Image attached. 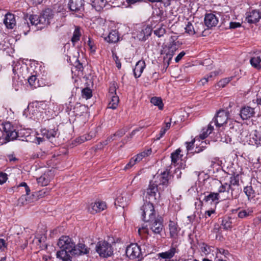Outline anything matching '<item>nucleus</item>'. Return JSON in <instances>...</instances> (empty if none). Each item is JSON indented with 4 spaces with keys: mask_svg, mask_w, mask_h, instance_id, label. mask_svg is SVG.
<instances>
[{
    "mask_svg": "<svg viewBox=\"0 0 261 261\" xmlns=\"http://www.w3.org/2000/svg\"><path fill=\"white\" fill-rule=\"evenodd\" d=\"M60 250L57 252L56 256L63 261H72L75 243L68 236H63L57 243Z\"/></svg>",
    "mask_w": 261,
    "mask_h": 261,
    "instance_id": "f257e3e1",
    "label": "nucleus"
},
{
    "mask_svg": "<svg viewBox=\"0 0 261 261\" xmlns=\"http://www.w3.org/2000/svg\"><path fill=\"white\" fill-rule=\"evenodd\" d=\"M54 13L50 9L44 10L40 16L37 15H27L24 19L29 27L30 25L37 26L38 24L47 25L49 24L54 18Z\"/></svg>",
    "mask_w": 261,
    "mask_h": 261,
    "instance_id": "f03ea898",
    "label": "nucleus"
},
{
    "mask_svg": "<svg viewBox=\"0 0 261 261\" xmlns=\"http://www.w3.org/2000/svg\"><path fill=\"white\" fill-rule=\"evenodd\" d=\"M235 190V188L230 187L228 183H221V186L219 187L217 193H219L222 199H236L238 197V193H234Z\"/></svg>",
    "mask_w": 261,
    "mask_h": 261,
    "instance_id": "7ed1b4c3",
    "label": "nucleus"
},
{
    "mask_svg": "<svg viewBox=\"0 0 261 261\" xmlns=\"http://www.w3.org/2000/svg\"><path fill=\"white\" fill-rule=\"evenodd\" d=\"M142 219L144 221L149 222L155 218L154 206L150 202H146L141 208Z\"/></svg>",
    "mask_w": 261,
    "mask_h": 261,
    "instance_id": "20e7f679",
    "label": "nucleus"
},
{
    "mask_svg": "<svg viewBox=\"0 0 261 261\" xmlns=\"http://www.w3.org/2000/svg\"><path fill=\"white\" fill-rule=\"evenodd\" d=\"M96 251L99 256L103 257L110 256L113 252L112 246L106 241H99L96 245Z\"/></svg>",
    "mask_w": 261,
    "mask_h": 261,
    "instance_id": "39448f33",
    "label": "nucleus"
},
{
    "mask_svg": "<svg viewBox=\"0 0 261 261\" xmlns=\"http://www.w3.org/2000/svg\"><path fill=\"white\" fill-rule=\"evenodd\" d=\"M3 129L6 135L5 143L13 141L18 137L17 132L16 131L15 127L9 122H6L3 124Z\"/></svg>",
    "mask_w": 261,
    "mask_h": 261,
    "instance_id": "423d86ee",
    "label": "nucleus"
},
{
    "mask_svg": "<svg viewBox=\"0 0 261 261\" xmlns=\"http://www.w3.org/2000/svg\"><path fill=\"white\" fill-rule=\"evenodd\" d=\"M169 173L164 172L160 174L156 175L153 177V182L156 185V187L161 191H163L165 188L168 185Z\"/></svg>",
    "mask_w": 261,
    "mask_h": 261,
    "instance_id": "0eeeda50",
    "label": "nucleus"
},
{
    "mask_svg": "<svg viewBox=\"0 0 261 261\" xmlns=\"http://www.w3.org/2000/svg\"><path fill=\"white\" fill-rule=\"evenodd\" d=\"M229 116L228 110L221 109L217 112L212 122H214L217 126L220 127L226 123Z\"/></svg>",
    "mask_w": 261,
    "mask_h": 261,
    "instance_id": "6e6552de",
    "label": "nucleus"
},
{
    "mask_svg": "<svg viewBox=\"0 0 261 261\" xmlns=\"http://www.w3.org/2000/svg\"><path fill=\"white\" fill-rule=\"evenodd\" d=\"M126 255L131 259L139 258L142 254L141 248L137 244H131L127 247Z\"/></svg>",
    "mask_w": 261,
    "mask_h": 261,
    "instance_id": "1a4fd4ad",
    "label": "nucleus"
},
{
    "mask_svg": "<svg viewBox=\"0 0 261 261\" xmlns=\"http://www.w3.org/2000/svg\"><path fill=\"white\" fill-rule=\"evenodd\" d=\"M150 222V228L154 234H160L163 228V219L158 217L151 220Z\"/></svg>",
    "mask_w": 261,
    "mask_h": 261,
    "instance_id": "9d476101",
    "label": "nucleus"
},
{
    "mask_svg": "<svg viewBox=\"0 0 261 261\" xmlns=\"http://www.w3.org/2000/svg\"><path fill=\"white\" fill-rule=\"evenodd\" d=\"M84 0H70L68 7L71 11L82 14L84 10Z\"/></svg>",
    "mask_w": 261,
    "mask_h": 261,
    "instance_id": "9b49d317",
    "label": "nucleus"
},
{
    "mask_svg": "<svg viewBox=\"0 0 261 261\" xmlns=\"http://www.w3.org/2000/svg\"><path fill=\"white\" fill-rule=\"evenodd\" d=\"M175 36L171 37L168 51L166 53V56L164 57V61L167 63L168 66L169 65L170 62L172 60V57L174 54V51L176 49V43L175 42Z\"/></svg>",
    "mask_w": 261,
    "mask_h": 261,
    "instance_id": "f8f14e48",
    "label": "nucleus"
},
{
    "mask_svg": "<svg viewBox=\"0 0 261 261\" xmlns=\"http://www.w3.org/2000/svg\"><path fill=\"white\" fill-rule=\"evenodd\" d=\"M260 18L261 13L256 10H252L246 14V20L249 23H256Z\"/></svg>",
    "mask_w": 261,
    "mask_h": 261,
    "instance_id": "ddd939ff",
    "label": "nucleus"
},
{
    "mask_svg": "<svg viewBox=\"0 0 261 261\" xmlns=\"http://www.w3.org/2000/svg\"><path fill=\"white\" fill-rule=\"evenodd\" d=\"M161 191L156 187V185L153 182V181H151L148 187L147 188L146 192L147 195L149 196V199L151 198L154 200L157 199V194L156 192H159V195L160 194Z\"/></svg>",
    "mask_w": 261,
    "mask_h": 261,
    "instance_id": "4468645a",
    "label": "nucleus"
},
{
    "mask_svg": "<svg viewBox=\"0 0 261 261\" xmlns=\"http://www.w3.org/2000/svg\"><path fill=\"white\" fill-rule=\"evenodd\" d=\"M204 23L207 28L215 27L218 23V18L213 13L205 15Z\"/></svg>",
    "mask_w": 261,
    "mask_h": 261,
    "instance_id": "2eb2a0df",
    "label": "nucleus"
},
{
    "mask_svg": "<svg viewBox=\"0 0 261 261\" xmlns=\"http://www.w3.org/2000/svg\"><path fill=\"white\" fill-rule=\"evenodd\" d=\"M73 255H83L87 254L89 253L90 248L83 243H79L77 245H75L73 249Z\"/></svg>",
    "mask_w": 261,
    "mask_h": 261,
    "instance_id": "dca6fc26",
    "label": "nucleus"
},
{
    "mask_svg": "<svg viewBox=\"0 0 261 261\" xmlns=\"http://www.w3.org/2000/svg\"><path fill=\"white\" fill-rule=\"evenodd\" d=\"M240 115L243 120H247L254 116V109L249 106L244 107L241 109Z\"/></svg>",
    "mask_w": 261,
    "mask_h": 261,
    "instance_id": "f3484780",
    "label": "nucleus"
},
{
    "mask_svg": "<svg viewBox=\"0 0 261 261\" xmlns=\"http://www.w3.org/2000/svg\"><path fill=\"white\" fill-rule=\"evenodd\" d=\"M151 32L152 29L150 27H145L138 32L136 37L139 40L145 41L150 36Z\"/></svg>",
    "mask_w": 261,
    "mask_h": 261,
    "instance_id": "a211bd4d",
    "label": "nucleus"
},
{
    "mask_svg": "<svg viewBox=\"0 0 261 261\" xmlns=\"http://www.w3.org/2000/svg\"><path fill=\"white\" fill-rule=\"evenodd\" d=\"M129 198V195L127 193L124 192L117 197L115 201V205L124 207L127 205Z\"/></svg>",
    "mask_w": 261,
    "mask_h": 261,
    "instance_id": "6ab92c4d",
    "label": "nucleus"
},
{
    "mask_svg": "<svg viewBox=\"0 0 261 261\" xmlns=\"http://www.w3.org/2000/svg\"><path fill=\"white\" fill-rule=\"evenodd\" d=\"M221 198V195L219 193L215 192H211L207 195H205L202 200V203L204 202L205 203L210 202V203H214L215 205L218 203V201Z\"/></svg>",
    "mask_w": 261,
    "mask_h": 261,
    "instance_id": "aec40b11",
    "label": "nucleus"
},
{
    "mask_svg": "<svg viewBox=\"0 0 261 261\" xmlns=\"http://www.w3.org/2000/svg\"><path fill=\"white\" fill-rule=\"evenodd\" d=\"M199 27H203L201 23H195V27L190 22H188L185 28L186 32L190 35H193L196 34H199L201 30L199 29Z\"/></svg>",
    "mask_w": 261,
    "mask_h": 261,
    "instance_id": "412c9836",
    "label": "nucleus"
},
{
    "mask_svg": "<svg viewBox=\"0 0 261 261\" xmlns=\"http://www.w3.org/2000/svg\"><path fill=\"white\" fill-rule=\"evenodd\" d=\"M106 207L105 202L102 201H98L94 203H92L89 211L91 213L94 214L95 213L100 212Z\"/></svg>",
    "mask_w": 261,
    "mask_h": 261,
    "instance_id": "4be33fe9",
    "label": "nucleus"
},
{
    "mask_svg": "<svg viewBox=\"0 0 261 261\" xmlns=\"http://www.w3.org/2000/svg\"><path fill=\"white\" fill-rule=\"evenodd\" d=\"M4 23L8 29H13L16 25L15 16L11 13H7L5 15Z\"/></svg>",
    "mask_w": 261,
    "mask_h": 261,
    "instance_id": "5701e85b",
    "label": "nucleus"
},
{
    "mask_svg": "<svg viewBox=\"0 0 261 261\" xmlns=\"http://www.w3.org/2000/svg\"><path fill=\"white\" fill-rule=\"evenodd\" d=\"M145 66L146 64L144 61L140 60L136 63L133 70L134 75L136 78H138L141 76Z\"/></svg>",
    "mask_w": 261,
    "mask_h": 261,
    "instance_id": "b1692460",
    "label": "nucleus"
},
{
    "mask_svg": "<svg viewBox=\"0 0 261 261\" xmlns=\"http://www.w3.org/2000/svg\"><path fill=\"white\" fill-rule=\"evenodd\" d=\"M169 229L170 237L176 239L180 229L177 224L175 222L170 221L169 224Z\"/></svg>",
    "mask_w": 261,
    "mask_h": 261,
    "instance_id": "393cba45",
    "label": "nucleus"
},
{
    "mask_svg": "<svg viewBox=\"0 0 261 261\" xmlns=\"http://www.w3.org/2000/svg\"><path fill=\"white\" fill-rule=\"evenodd\" d=\"M228 185L230 186V187H233L236 189L234 191V193H238V196L239 195V192L240 191V189L239 188V175H237L236 176H231L230 177L229 183Z\"/></svg>",
    "mask_w": 261,
    "mask_h": 261,
    "instance_id": "a878e982",
    "label": "nucleus"
},
{
    "mask_svg": "<svg viewBox=\"0 0 261 261\" xmlns=\"http://www.w3.org/2000/svg\"><path fill=\"white\" fill-rule=\"evenodd\" d=\"M244 192L248 197L249 200H254L257 192L251 186H246L244 188Z\"/></svg>",
    "mask_w": 261,
    "mask_h": 261,
    "instance_id": "bb28decb",
    "label": "nucleus"
},
{
    "mask_svg": "<svg viewBox=\"0 0 261 261\" xmlns=\"http://www.w3.org/2000/svg\"><path fill=\"white\" fill-rule=\"evenodd\" d=\"M250 141L252 144H254L257 146H261V132L256 130H254Z\"/></svg>",
    "mask_w": 261,
    "mask_h": 261,
    "instance_id": "cd10ccee",
    "label": "nucleus"
},
{
    "mask_svg": "<svg viewBox=\"0 0 261 261\" xmlns=\"http://www.w3.org/2000/svg\"><path fill=\"white\" fill-rule=\"evenodd\" d=\"M105 40L109 43H116L119 40L118 32L116 30H112Z\"/></svg>",
    "mask_w": 261,
    "mask_h": 261,
    "instance_id": "c85d7f7f",
    "label": "nucleus"
},
{
    "mask_svg": "<svg viewBox=\"0 0 261 261\" xmlns=\"http://www.w3.org/2000/svg\"><path fill=\"white\" fill-rule=\"evenodd\" d=\"M58 129L54 128V129L47 130L44 129L42 130V134L43 137H45L48 139L56 137L57 134Z\"/></svg>",
    "mask_w": 261,
    "mask_h": 261,
    "instance_id": "c756f323",
    "label": "nucleus"
},
{
    "mask_svg": "<svg viewBox=\"0 0 261 261\" xmlns=\"http://www.w3.org/2000/svg\"><path fill=\"white\" fill-rule=\"evenodd\" d=\"M176 252V249L175 247H172L169 250L167 251L162 252L159 253V256L162 257V258H168L170 259L172 258Z\"/></svg>",
    "mask_w": 261,
    "mask_h": 261,
    "instance_id": "7c9ffc66",
    "label": "nucleus"
},
{
    "mask_svg": "<svg viewBox=\"0 0 261 261\" xmlns=\"http://www.w3.org/2000/svg\"><path fill=\"white\" fill-rule=\"evenodd\" d=\"M153 16L154 17L158 18L159 21H162L166 18V16L164 11L160 8L154 9L153 11Z\"/></svg>",
    "mask_w": 261,
    "mask_h": 261,
    "instance_id": "2f4dec72",
    "label": "nucleus"
},
{
    "mask_svg": "<svg viewBox=\"0 0 261 261\" xmlns=\"http://www.w3.org/2000/svg\"><path fill=\"white\" fill-rule=\"evenodd\" d=\"M232 218L229 217H224L222 221L221 225L223 228L225 230H228L231 229L232 227Z\"/></svg>",
    "mask_w": 261,
    "mask_h": 261,
    "instance_id": "473e14b6",
    "label": "nucleus"
},
{
    "mask_svg": "<svg viewBox=\"0 0 261 261\" xmlns=\"http://www.w3.org/2000/svg\"><path fill=\"white\" fill-rule=\"evenodd\" d=\"M213 122H211L206 128L202 129L201 131V133L199 135V137L201 139H204L206 138L211 133L213 132L214 129V127L212 125Z\"/></svg>",
    "mask_w": 261,
    "mask_h": 261,
    "instance_id": "72a5a7b5",
    "label": "nucleus"
},
{
    "mask_svg": "<svg viewBox=\"0 0 261 261\" xmlns=\"http://www.w3.org/2000/svg\"><path fill=\"white\" fill-rule=\"evenodd\" d=\"M109 96L111 98V100L108 104V108L112 109H115L118 106L119 101L118 96L116 95H113Z\"/></svg>",
    "mask_w": 261,
    "mask_h": 261,
    "instance_id": "f704fd0d",
    "label": "nucleus"
},
{
    "mask_svg": "<svg viewBox=\"0 0 261 261\" xmlns=\"http://www.w3.org/2000/svg\"><path fill=\"white\" fill-rule=\"evenodd\" d=\"M48 173H45L37 179L38 183L42 186L47 185L50 181Z\"/></svg>",
    "mask_w": 261,
    "mask_h": 261,
    "instance_id": "c9c22d12",
    "label": "nucleus"
},
{
    "mask_svg": "<svg viewBox=\"0 0 261 261\" xmlns=\"http://www.w3.org/2000/svg\"><path fill=\"white\" fill-rule=\"evenodd\" d=\"M91 2L92 6L97 11H100L106 5L105 0H93Z\"/></svg>",
    "mask_w": 261,
    "mask_h": 261,
    "instance_id": "e433bc0d",
    "label": "nucleus"
},
{
    "mask_svg": "<svg viewBox=\"0 0 261 261\" xmlns=\"http://www.w3.org/2000/svg\"><path fill=\"white\" fill-rule=\"evenodd\" d=\"M152 151L151 149H148L145 151L138 154L135 157L133 158L136 163L140 162L144 158L149 155Z\"/></svg>",
    "mask_w": 261,
    "mask_h": 261,
    "instance_id": "4c0bfd02",
    "label": "nucleus"
},
{
    "mask_svg": "<svg viewBox=\"0 0 261 261\" xmlns=\"http://www.w3.org/2000/svg\"><path fill=\"white\" fill-rule=\"evenodd\" d=\"M251 65L256 69L261 68V59L260 57H253L250 60Z\"/></svg>",
    "mask_w": 261,
    "mask_h": 261,
    "instance_id": "58836bf2",
    "label": "nucleus"
},
{
    "mask_svg": "<svg viewBox=\"0 0 261 261\" xmlns=\"http://www.w3.org/2000/svg\"><path fill=\"white\" fill-rule=\"evenodd\" d=\"M150 102L153 105L158 106L160 110L163 109L164 105L161 98L157 97H152L150 100Z\"/></svg>",
    "mask_w": 261,
    "mask_h": 261,
    "instance_id": "ea45409f",
    "label": "nucleus"
},
{
    "mask_svg": "<svg viewBox=\"0 0 261 261\" xmlns=\"http://www.w3.org/2000/svg\"><path fill=\"white\" fill-rule=\"evenodd\" d=\"M82 96L86 99L90 98L92 96L91 89L89 88H84L82 90Z\"/></svg>",
    "mask_w": 261,
    "mask_h": 261,
    "instance_id": "a19ab883",
    "label": "nucleus"
},
{
    "mask_svg": "<svg viewBox=\"0 0 261 261\" xmlns=\"http://www.w3.org/2000/svg\"><path fill=\"white\" fill-rule=\"evenodd\" d=\"M28 81L30 85L33 88H36L37 86H39L38 82L36 75H32L30 76Z\"/></svg>",
    "mask_w": 261,
    "mask_h": 261,
    "instance_id": "79ce46f5",
    "label": "nucleus"
},
{
    "mask_svg": "<svg viewBox=\"0 0 261 261\" xmlns=\"http://www.w3.org/2000/svg\"><path fill=\"white\" fill-rule=\"evenodd\" d=\"M252 212L253 211L250 208L242 210L238 213V216L240 218H244L251 215Z\"/></svg>",
    "mask_w": 261,
    "mask_h": 261,
    "instance_id": "37998d69",
    "label": "nucleus"
},
{
    "mask_svg": "<svg viewBox=\"0 0 261 261\" xmlns=\"http://www.w3.org/2000/svg\"><path fill=\"white\" fill-rule=\"evenodd\" d=\"M181 152L180 149H178L171 153V158L172 163L175 164L179 159V154Z\"/></svg>",
    "mask_w": 261,
    "mask_h": 261,
    "instance_id": "c03bdc74",
    "label": "nucleus"
},
{
    "mask_svg": "<svg viewBox=\"0 0 261 261\" xmlns=\"http://www.w3.org/2000/svg\"><path fill=\"white\" fill-rule=\"evenodd\" d=\"M81 35L80 29L76 27L73 32V36L71 38L72 42L74 43L79 40L80 36Z\"/></svg>",
    "mask_w": 261,
    "mask_h": 261,
    "instance_id": "a18cd8bd",
    "label": "nucleus"
},
{
    "mask_svg": "<svg viewBox=\"0 0 261 261\" xmlns=\"http://www.w3.org/2000/svg\"><path fill=\"white\" fill-rule=\"evenodd\" d=\"M128 130V128L127 127H123L118 131L115 134L114 136L116 137L117 139L120 138Z\"/></svg>",
    "mask_w": 261,
    "mask_h": 261,
    "instance_id": "49530a36",
    "label": "nucleus"
},
{
    "mask_svg": "<svg viewBox=\"0 0 261 261\" xmlns=\"http://www.w3.org/2000/svg\"><path fill=\"white\" fill-rule=\"evenodd\" d=\"M166 33V29L162 27L155 30L154 31V34L158 36L159 37H161L163 36Z\"/></svg>",
    "mask_w": 261,
    "mask_h": 261,
    "instance_id": "de8ad7c7",
    "label": "nucleus"
},
{
    "mask_svg": "<svg viewBox=\"0 0 261 261\" xmlns=\"http://www.w3.org/2000/svg\"><path fill=\"white\" fill-rule=\"evenodd\" d=\"M143 127H140V128H137V129H134V130H133L132 132V133L128 135V136H127L123 140V143H124L125 142L128 141L129 139H131L133 138V137L136 134V133L137 132H139L140 130V129L142 128H143Z\"/></svg>",
    "mask_w": 261,
    "mask_h": 261,
    "instance_id": "09e8293b",
    "label": "nucleus"
},
{
    "mask_svg": "<svg viewBox=\"0 0 261 261\" xmlns=\"http://www.w3.org/2000/svg\"><path fill=\"white\" fill-rule=\"evenodd\" d=\"M217 256L218 257V254L223 255L225 257L230 255V253L228 250H225L223 248H217Z\"/></svg>",
    "mask_w": 261,
    "mask_h": 261,
    "instance_id": "8fccbe9b",
    "label": "nucleus"
},
{
    "mask_svg": "<svg viewBox=\"0 0 261 261\" xmlns=\"http://www.w3.org/2000/svg\"><path fill=\"white\" fill-rule=\"evenodd\" d=\"M116 86H117L116 84L114 83L110 87L109 96H111L113 95H116Z\"/></svg>",
    "mask_w": 261,
    "mask_h": 261,
    "instance_id": "3c124183",
    "label": "nucleus"
},
{
    "mask_svg": "<svg viewBox=\"0 0 261 261\" xmlns=\"http://www.w3.org/2000/svg\"><path fill=\"white\" fill-rule=\"evenodd\" d=\"M18 188H23L27 195H29L30 192V190L29 187L28 186L27 184L24 182H22L21 184H20L19 185V186H18Z\"/></svg>",
    "mask_w": 261,
    "mask_h": 261,
    "instance_id": "603ef678",
    "label": "nucleus"
},
{
    "mask_svg": "<svg viewBox=\"0 0 261 261\" xmlns=\"http://www.w3.org/2000/svg\"><path fill=\"white\" fill-rule=\"evenodd\" d=\"M230 79L229 78H225L219 81L218 83V86L220 87H224L225 85L228 84L230 82Z\"/></svg>",
    "mask_w": 261,
    "mask_h": 261,
    "instance_id": "864d4df0",
    "label": "nucleus"
},
{
    "mask_svg": "<svg viewBox=\"0 0 261 261\" xmlns=\"http://www.w3.org/2000/svg\"><path fill=\"white\" fill-rule=\"evenodd\" d=\"M46 153L45 151H42L41 150H40L36 153H34L33 155V158H43V156L45 155Z\"/></svg>",
    "mask_w": 261,
    "mask_h": 261,
    "instance_id": "5fc2aeb1",
    "label": "nucleus"
},
{
    "mask_svg": "<svg viewBox=\"0 0 261 261\" xmlns=\"http://www.w3.org/2000/svg\"><path fill=\"white\" fill-rule=\"evenodd\" d=\"M136 162L134 160V158H132L129 162L126 165L125 167L124 168V170H127L130 168H131L134 165L136 164Z\"/></svg>",
    "mask_w": 261,
    "mask_h": 261,
    "instance_id": "6e6d98bb",
    "label": "nucleus"
},
{
    "mask_svg": "<svg viewBox=\"0 0 261 261\" xmlns=\"http://www.w3.org/2000/svg\"><path fill=\"white\" fill-rule=\"evenodd\" d=\"M7 175L5 173L0 172V185H3L7 180Z\"/></svg>",
    "mask_w": 261,
    "mask_h": 261,
    "instance_id": "4d7b16f0",
    "label": "nucleus"
},
{
    "mask_svg": "<svg viewBox=\"0 0 261 261\" xmlns=\"http://www.w3.org/2000/svg\"><path fill=\"white\" fill-rule=\"evenodd\" d=\"M100 129V127L99 126L96 127L95 128L94 130H91L89 134L87 135H90V139L92 138H94L96 136V133Z\"/></svg>",
    "mask_w": 261,
    "mask_h": 261,
    "instance_id": "13d9d810",
    "label": "nucleus"
},
{
    "mask_svg": "<svg viewBox=\"0 0 261 261\" xmlns=\"http://www.w3.org/2000/svg\"><path fill=\"white\" fill-rule=\"evenodd\" d=\"M88 45L91 51H95L96 47L93 41L90 38H89Z\"/></svg>",
    "mask_w": 261,
    "mask_h": 261,
    "instance_id": "bf43d9fd",
    "label": "nucleus"
},
{
    "mask_svg": "<svg viewBox=\"0 0 261 261\" xmlns=\"http://www.w3.org/2000/svg\"><path fill=\"white\" fill-rule=\"evenodd\" d=\"M241 26V24L240 22H230L229 23V29H234L238 28H240Z\"/></svg>",
    "mask_w": 261,
    "mask_h": 261,
    "instance_id": "052dcab7",
    "label": "nucleus"
},
{
    "mask_svg": "<svg viewBox=\"0 0 261 261\" xmlns=\"http://www.w3.org/2000/svg\"><path fill=\"white\" fill-rule=\"evenodd\" d=\"M79 141H78V142H79L80 143H82L84 142H85V141H87V140H90V135H84V136H82L81 137H80V138L79 139Z\"/></svg>",
    "mask_w": 261,
    "mask_h": 261,
    "instance_id": "680f3d73",
    "label": "nucleus"
},
{
    "mask_svg": "<svg viewBox=\"0 0 261 261\" xmlns=\"http://www.w3.org/2000/svg\"><path fill=\"white\" fill-rule=\"evenodd\" d=\"M186 53L185 51H182L180 52L175 58V61L176 63H178L182 58L185 55Z\"/></svg>",
    "mask_w": 261,
    "mask_h": 261,
    "instance_id": "e2e57ef3",
    "label": "nucleus"
},
{
    "mask_svg": "<svg viewBox=\"0 0 261 261\" xmlns=\"http://www.w3.org/2000/svg\"><path fill=\"white\" fill-rule=\"evenodd\" d=\"M138 233L140 235H141L143 233L148 234V228H146V227L143 226L142 227L139 228Z\"/></svg>",
    "mask_w": 261,
    "mask_h": 261,
    "instance_id": "0e129e2a",
    "label": "nucleus"
},
{
    "mask_svg": "<svg viewBox=\"0 0 261 261\" xmlns=\"http://www.w3.org/2000/svg\"><path fill=\"white\" fill-rule=\"evenodd\" d=\"M7 247V244L4 240L0 239V250H4Z\"/></svg>",
    "mask_w": 261,
    "mask_h": 261,
    "instance_id": "69168bd1",
    "label": "nucleus"
},
{
    "mask_svg": "<svg viewBox=\"0 0 261 261\" xmlns=\"http://www.w3.org/2000/svg\"><path fill=\"white\" fill-rule=\"evenodd\" d=\"M195 140H193L192 141L190 142H186L187 145V149L188 151H189L191 150L193 148L194 143Z\"/></svg>",
    "mask_w": 261,
    "mask_h": 261,
    "instance_id": "338daca9",
    "label": "nucleus"
},
{
    "mask_svg": "<svg viewBox=\"0 0 261 261\" xmlns=\"http://www.w3.org/2000/svg\"><path fill=\"white\" fill-rule=\"evenodd\" d=\"M166 131L163 128H162L160 132L159 136H157L156 139L160 140V138H161L164 135V134L166 133Z\"/></svg>",
    "mask_w": 261,
    "mask_h": 261,
    "instance_id": "774afa93",
    "label": "nucleus"
}]
</instances>
